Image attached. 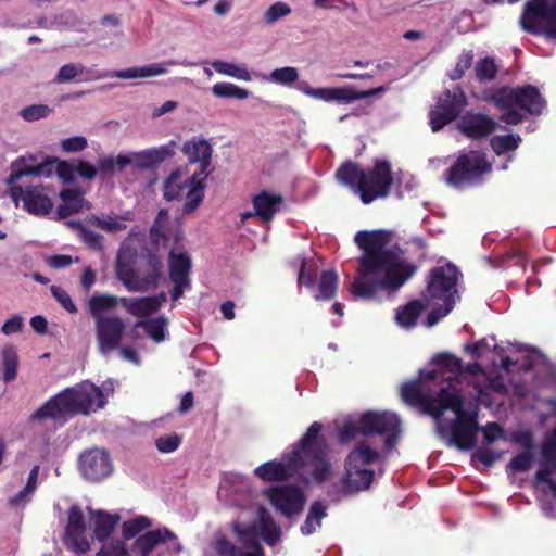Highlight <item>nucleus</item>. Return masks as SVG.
Returning <instances> with one entry per match:
<instances>
[{
	"mask_svg": "<svg viewBox=\"0 0 556 556\" xmlns=\"http://www.w3.org/2000/svg\"><path fill=\"white\" fill-rule=\"evenodd\" d=\"M387 230H361L354 241L362 255L358 257L357 276L351 286L354 296L374 299L380 290L397 291L417 271V266L400 256Z\"/></svg>",
	"mask_w": 556,
	"mask_h": 556,
	"instance_id": "obj_1",
	"label": "nucleus"
},
{
	"mask_svg": "<svg viewBox=\"0 0 556 556\" xmlns=\"http://www.w3.org/2000/svg\"><path fill=\"white\" fill-rule=\"evenodd\" d=\"M334 175L338 181L357 192L364 204L387 198L394 181L391 164L387 160H377L368 169L346 160L338 167Z\"/></svg>",
	"mask_w": 556,
	"mask_h": 556,
	"instance_id": "obj_2",
	"label": "nucleus"
},
{
	"mask_svg": "<svg viewBox=\"0 0 556 556\" xmlns=\"http://www.w3.org/2000/svg\"><path fill=\"white\" fill-rule=\"evenodd\" d=\"M106 401L102 390L84 381L48 400L33 415V420L60 419L65 416L90 415L104 407Z\"/></svg>",
	"mask_w": 556,
	"mask_h": 556,
	"instance_id": "obj_3",
	"label": "nucleus"
},
{
	"mask_svg": "<svg viewBox=\"0 0 556 556\" xmlns=\"http://www.w3.org/2000/svg\"><path fill=\"white\" fill-rule=\"evenodd\" d=\"M484 100L494 104L500 111H504L500 121L506 125L522 123L526 113L539 116L546 105L540 90L533 85L496 88L491 90Z\"/></svg>",
	"mask_w": 556,
	"mask_h": 556,
	"instance_id": "obj_4",
	"label": "nucleus"
},
{
	"mask_svg": "<svg viewBox=\"0 0 556 556\" xmlns=\"http://www.w3.org/2000/svg\"><path fill=\"white\" fill-rule=\"evenodd\" d=\"M177 143L172 140L167 144L157 148L146 149L129 154H118L116 157L100 159L97 168L102 176H111L114 173H123L126 166L131 165L138 170H153L160 164L176 155Z\"/></svg>",
	"mask_w": 556,
	"mask_h": 556,
	"instance_id": "obj_5",
	"label": "nucleus"
},
{
	"mask_svg": "<svg viewBox=\"0 0 556 556\" xmlns=\"http://www.w3.org/2000/svg\"><path fill=\"white\" fill-rule=\"evenodd\" d=\"M321 429V424L314 421L296 444V451H300L299 471L306 467L312 468V478L317 483L326 482L332 473L331 464L327 458L328 444L320 434Z\"/></svg>",
	"mask_w": 556,
	"mask_h": 556,
	"instance_id": "obj_6",
	"label": "nucleus"
},
{
	"mask_svg": "<svg viewBox=\"0 0 556 556\" xmlns=\"http://www.w3.org/2000/svg\"><path fill=\"white\" fill-rule=\"evenodd\" d=\"M491 172L492 163L486 154L469 150L458 154L453 165L444 172V180L454 188L463 189L481 184Z\"/></svg>",
	"mask_w": 556,
	"mask_h": 556,
	"instance_id": "obj_7",
	"label": "nucleus"
},
{
	"mask_svg": "<svg viewBox=\"0 0 556 556\" xmlns=\"http://www.w3.org/2000/svg\"><path fill=\"white\" fill-rule=\"evenodd\" d=\"M53 172L64 184H72L76 174L75 161H61L58 157H47L41 163H36V156H20L11 163L10 175L7 185L17 182L25 176L50 177Z\"/></svg>",
	"mask_w": 556,
	"mask_h": 556,
	"instance_id": "obj_8",
	"label": "nucleus"
},
{
	"mask_svg": "<svg viewBox=\"0 0 556 556\" xmlns=\"http://www.w3.org/2000/svg\"><path fill=\"white\" fill-rule=\"evenodd\" d=\"M520 25L528 34L556 41V0H528Z\"/></svg>",
	"mask_w": 556,
	"mask_h": 556,
	"instance_id": "obj_9",
	"label": "nucleus"
},
{
	"mask_svg": "<svg viewBox=\"0 0 556 556\" xmlns=\"http://www.w3.org/2000/svg\"><path fill=\"white\" fill-rule=\"evenodd\" d=\"M462 273L452 263L442 266H435L428 273L427 285L420 296L426 305L438 304V302L455 305V295L457 293V282Z\"/></svg>",
	"mask_w": 556,
	"mask_h": 556,
	"instance_id": "obj_10",
	"label": "nucleus"
},
{
	"mask_svg": "<svg viewBox=\"0 0 556 556\" xmlns=\"http://www.w3.org/2000/svg\"><path fill=\"white\" fill-rule=\"evenodd\" d=\"M467 104V97L459 86L442 91L435 104L429 111L431 130L433 132L440 131L457 119Z\"/></svg>",
	"mask_w": 556,
	"mask_h": 556,
	"instance_id": "obj_11",
	"label": "nucleus"
},
{
	"mask_svg": "<svg viewBox=\"0 0 556 556\" xmlns=\"http://www.w3.org/2000/svg\"><path fill=\"white\" fill-rule=\"evenodd\" d=\"M364 437L383 435L387 448H392L401 432V421L396 414L391 412L367 410L361 415Z\"/></svg>",
	"mask_w": 556,
	"mask_h": 556,
	"instance_id": "obj_12",
	"label": "nucleus"
},
{
	"mask_svg": "<svg viewBox=\"0 0 556 556\" xmlns=\"http://www.w3.org/2000/svg\"><path fill=\"white\" fill-rule=\"evenodd\" d=\"M10 186V195L15 204L23 202V208L30 215L46 216L53 208V202L47 193L43 185L23 187L13 182Z\"/></svg>",
	"mask_w": 556,
	"mask_h": 556,
	"instance_id": "obj_13",
	"label": "nucleus"
},
{
	"mask_svg": "<svg viewBox=\"0 0 556 556\" xmlns=\"http://www.w3.org/2000/svg\"><path fill=\"white\" fill-rule=\"evenodd\" d=\"M271 506L287 518L303 511L305 493L295 484L273 485L264 491Z\"/></svg>",
	"mask_w": 556,
	"mask_h": 556,
	"instance_id": "obj_14",
	"label": "nucleus"
},
{
	"mask_svg": "<svg viewBox=\"0 0 556 556\" xmlns=\"http://www.w3.org/2000/svg\"><path fill=\"white\" fill-rule=\"evenodd\" d=\"M300 451L296 446L290 452L282 455L281 460H269L253 471V475L263 482H282L291 479L299 472Z\"/></svg>",
	"mask_w": 556,
	"mask_h": 556,
	"instance_id": "obj_15",
	"label": "nucleus"
},
{
	"mask_svg": "<svg viewBox=\"0 0 556 556\" xmlns=\"http://www.w3.org/2000/svg\"><path fill=\"white\" fill-rule=\"evenodd\" d=\"M302 91L314 99L325 102L338 101L343 103H351L356 100H364L374 96H380L387 91V87L379 86L368 90L359 91L352 86L336 88H311L306 86L302 88Z\"/></svg>",
	"mask_w": 556,
	"mask_h": 556,
	"instance_id": "obj_16",
	"label": "nucleus"
},
{
	"mask_svg": "<svg viewBox=\"0 0 556 556\" xmlns=\"http://www.w3.org/2000/svg\"><path fill=\"white\" fill-rule=\"evenodd\" d=\"M478 430L477 413L460 412L451 424L450 443L462 451L471 450L476 446Z\"/></svg>",
	"mask_w": 556,
	"mask_h": 556,
	"instance_id": "obj_17",
	"label": "nucleus"
},
{
	"mask_svg": "<svg viewBox=\"0 0 556 556\" xmlns=\"http://www.w3.org/2000/svg\"><path fill=\"white\" fill-rule=\"evenodd\" d=\"M94 326L98 350L101 354L108 355L119 348L126 329L121 317L111 315L109 318H99Z\"/></svg>",
	"mask_w": 556,
	"mask_h": 556,
	"instance_id": "obj_18",
	"label": "nucleus"
},
{
	"mask_svg": "<svg viewBox=\"0 0 556 556\" xmlns=\"http://www.w3.org/2000/svg\"><path fill=\"white\" fill-rule=\"evenodd\" d=\"M192 268L190 256L186 252L176 253L170 251L168 254V271L169 278L174 283L172 290V300H179L186 290L191 288V279L189 277Z\"/></svg>",
	"mask_w": 556,
	"mask_h": 556,
	"instance_id": "obj_19",
	"label": "nucleus"
},
{
	"mask_svg": "<svg viewBox=\"0 0 556 556\" xmlns=\"http://www.w3.org/2000/svg\"><path fill=\"white\" fill-rule=\"evenodd\" d=\"M497 126L496 121L484 113L466 111L456 128L467 139L481 140L491 136Z\"/></svg>",
	"mask_w": 556,
	"mask_h": 556,
	"instance_id": "obj_20",
	"label": "nucleus"
},
{
	"mask_svg": "<svg viewBox=\"0 0 556 556\" xmlns=\"http://www.w3.org/2000/svg\"><path fill=\"white\" fill-rule=\"evenodd\" d=\"M79 460L81 475L90 482H100L112 473V460L104 450L87 451L80 455Z\"/></svg>",
	"mask_w": 556,
	"mask_h": 556,
	"instance_id": "obj_21",
	"label": "nucleus"
},
{
	"mask_svg": "<svg viewBox=\"0 0 556 556\" xmlns=\"http://www.w3.org/2000/svg\"><path fill=\"white\" fill-rule=\"evenodd\" d=\"M542 457L544 464L535 472V481L545 483L547 489L543 491L551 493L556 498V480L551 476L556 471V426L547 432L542 444Z\"/></svg>",
	"mask_w": 556,
	"mask_h": 556,
	"instance_id": "obj_22",
	"label": "nucleus"
},
{
	"mask_svg": "<svg viewBox=\"0 0 556 556\" xmlns=\"http://www.w3.org/2000/svg\"><path fill=\"white\" fill-rule=\"evenodd\" d=\"M451 409L455 415L464 412V397L459 390L452 387L448 381L446 386L440 388L437 396L431 395V403L428 406V415L440 424L444 410Z\"/></svg>",
	"mask_w": 556,
	"mask_h": 556,
	"instance_id": "obj_23",
	"label": "nucleus"
},
{
	"mask_svg": "<svg viewBox=\"0 0 556 556\" xmlns=\"http://www.w3.org/2000/svg\"><path fill=\"white\" fill-rule=\"evenodd\" d=\"M85 533L86 522L83 510L78 505H73L67 511L64 542L75 552L86 553L89 551L90 544Z\"/></svg>",
	"mask_w": 556,
	"mask_h": 556,
	"instance_id": "obj_24",
	"label": "nucleus"
},
{
	"mask_svg": "<svg viewBox=\"0 0 556 556\" xmlns=\"http://www.w3.org/2000/svg\"><path fill=\"white\" fill-rule=\"evenodd\" d=\"M181 151L187 156L189 163H200V168L194 174H211L213 148L206 139L192 138L187 140L182 144Z\"/></svg>",
	"mask_w": 556,
	"mask_h": 556,
	"instance_id": "obj_25",
	"label": "nucleus"
},
{
	"mask_svg": "<svg viewBox=\"0 0 556 556\" xmlns=\"http://www.w3.org/2000/svg\"><path fill=\"white\" fill-rule=\"evenodd\" d=\"M375 471L368 468H350L345 465V473L340 481V492L344 496L356 494L369 489Z\"/></svg>",
	"mask_w": 556,
	"mask_h": 556,
	"instance_id": "obj_26",
	"label": "nucleus"
},
{
	"mask_svg": "<svg viewBox=\"0 0 556 556\" xmlns=\"http://www.w3.org/2000/svg\"><path fill=\"white\" fill-rule=\"evenodd\" d=\"M176 539V535L167 528H159L139 535L131 546L134 554L149 556L160 544Z\"/></svg>",
	"mask_w": 556,
	"mask_h": 556,
	"instance_id": "obj_27",
	"label": "nucleus"
},
{
	"mask_svg": "<svg viewBox=\"0 0 556 556\" xmlns=\"http://www.w3.org/2000/svg\"><path fill=\"white\" fill-rule=\"evenodd\" d=\"M283 203L285 198L281 194L268 191H262L252 198L254 214L263 222H270Z\"/></svg>",
	"mask_w": 556,
	"mask_h": 556,
	"instance_id": "obj_28",
	"label": "nucleus"
},
{
	"mask_svg": "<svg viewBox=\"0 0 556 556\" xmlns=\"http://www.w3.org/2000/svg\"><path fill=\"white\" fill-rule=\"evenodd\" d=\"M207 177L208 175L203 174H192L189 177L188 191L182 205V212L185 214L194 212L203 202Z\"/></svg>",
	"mask_w": 556,
	"mask_h": 556,
	"instance_id": "obj_29",
	"label": "nucleus"
},
{
	"mask_svg": "<svg viewBox=\"0 0 556 556\" xmlns=\"http://www.w3.org/2000/svg\"><path fill=\"white\" fill-rule=\"evenodd\" d=\"M116 275L128 291L144 292L150 290L144 278L140 277L129 265L123 264L119 257L116 263Z\"/></svg>",
	"mask_w": 556,
	"mask_h": 556,
	"instance_id": "obj_30",
	"label": "nucleus"
},
{
	"mask_svg": "<svg viewBox=\"0 0 556 556\" xmlns=\"http://www.w3.org/2000/svg\"><path fill=\"white\" fill-rule=\"evenodd\" d=\"M401 396L405 403L412 406H419L428 414L431 395L422 392L420 380L404 383L401 387Z\"/></svg>",
	"mask_w": 556,
	"mask_h": 556,
	"instance_id": "obj_31",
	"label": "nucleus"
},
{
	"mask_svg": "<svg viewBox=\"0 0 556 556\" xmlns=\"http://www.w3.org/2000/svg\"><path fill=\"white\" fill-rule=\"evenodd\" d=\"M182 170L174 169L163 181L162 192L163 199L167 202L180 200L182 192L189 185V178L182 180Z\"/></svg>",
	"mask_w": 556,
	"mask_h": 556,
	"instance_id": "obj_32",
	"label": "nucleus"
},
{
	"mask_svg": "<svg viewBox=\"0 0 556 556\" xmlns=\"http://www.w3.org/2000/svg\"><path fill=\"white\" fill-rule=\"evenodd\" d=\"M258 531L260 538L269 546H274L280 540L281 530L275 522L270 514L264 507L258 509Z\"/></svg>",
	"mask_w": 556,
	"mask_h": 556,
	"instance_id": "obj_33",
	"label": "nucleus"
},
{
	"mask_svg": "<svg viewBox=\"0 0 556 556\" xmlns=\"http://www.w3.org/2000/svg\"><path fill=\"white\" fill-rule=\"evenodd\" d=\"M379 459V453L365 442L358 443L348 455L345 465L350 468H365Z\"/></svg>",
	"mask_w": 556,
	"mask_h": 556,
	"instance_id": "obj_34",
	"label": "nucleus"
},
{
	"mask_svg": "<svg viewBox=\"0 0 556 556\" xmlns=\"http://www.w3.org/2000/svg\"><path fill=\"white\" fill-rule=\"evenodd\" d=\"M119 302L121 299L115 295L93 294L88 300V309L93 320L97 321L99 318L111 317V315H103V312L114 309Z\"/></svg>",
	"mask_w": 556,
	"mask_h": 556,
	"instance_id": "obj_35",
	"label": "nucleus"
},
{
	"mask_svg": "<svg viewBox=\"0 0 556 556\" xmlns=\"http://www.w3.org/2000/svg\"><path fill=\"white\" fill-rule=\"evenodd\" d=\"M167 68L163 63H152L141 67H130L116 71L113 76L121 79H136L164 75Z\"/></svg>",
	"mask_w": 556,
	"mask_h": 556,
	"instance_id": "obj_36",
	"label": "nucleus"
},
{
	"mask_svg": "<svg viewBox=\"0 0 556 556\" xmlns=\"http://www.w3.org/2000/svg\"><path fill=\"white\" fill-rule=\"evenodd\" d=\"M427 307L429 305H426L422 298L413 300L397 311L396 320L400 325L410 328L416 325L418 317Z\"/></svg>",
	"mask_w": 556,
	"mask_h": 556,
	"instance_id": "obj_37",
	"label": "nucleus"
},
{
	"mask_svg": "<svg viewBox=\"0 0 556 556\" xmlns=\"http://www.w3.org/2000/svg\"><path fill=\"white\" fill-rule=\"evenodd\" d=\"M119 517L99 510L94 514V536L100 542H105L113 532Z\"/></svg>",
	"mask_w": 556,
	"mask_h": 556,
	"instance_id": "obj_38",
	"label": "nucleus"
},
{
	"mask_svg": "<svg viewBox=\"0 0 556 556\" xmlns=\"http://www.w3.org/2000/svg\"><path fill=\"white\" fill-rule=\"evenodd\" d=\"M327 517V508L321 501L312 503L304 523L301 526V533L311 535L321 526V520Z\"/></svg>",
	"mask_w": 556,
	"mask_h": 556,
	"instance_id": "obj_39",
	"label": "nucleus"
},
{
	"mask_svg": "<svg viewBox=\"0 0 556 556\" xmlns=\"http://www.w3.org/2000/svg\"><path fill=\"white\" fill-rule=\"evenodd\" d=\"M121 303L126 307L127 312L132 316L147 317L156 312L154 301L150 296L143 298H121Z\"/></svg>",
	"mask_w": 556,
	"mask_h": 556,
	"instance_id": "obj_40",
	"label": "nucleus"
},
{
	"mask_svg": "<svg viewBox=\"0 0 556 556\" xmlns=\"http://www.w3.org/2000/svg\"><path fill=\"white\" fill-rule=\"evenodd\" d=\"M3 380L11 382L17 377L18 356L15 346L8 344L1 350Z\"/></svg>",
	"mask_w": 556,
	"mask_h": 556,
	"instance_id": "obj_41",
	"label": "nucleus"
},
{
	"mask_svg": "<svg viewBox=\"0 0 556 556\" xmlns=\"http://www.w3.org/2000/svg\"><path fill=\"white\" fill-rule=\"evenodd\" d=\"M144 258L150 269L148 275L143 276L149 289H155L159 287L160 279L162 277V261L160 256L150 250H146Z\"/></svg>",
	"mask_w": 556,
	"mask_h": 556,
	"instance_id": "obj_42",
	"label": "nucleus"
},
{
	"mask_svg": "<svg viewBox=\"0 0 556 556\" xmlns=\"http://www.w3.org/2000/svg\"><path fill=\"white\" fill-rule=\"evenodd\" d=\"M167 319L164 316L137 321L136 327L144 329L146 333L155 342H162L165 339V329Z\"/></svg>",
	"mask_w": 556,
	"mask_h": 556,
	"instance_id": "obj_43",
	"label": "nucleus"
},
{
	"mask_svg": "<svg viewBox=\"0 0 556 556\" xmlns=\"http://www.w3.org/2000/svg\"><path fill=\"white\" fill-rule=\"evenodd\" d=\"M338 288V275L334 270H325L320 275L319 279V295H316L317 300H331L336 296Z\"/></svg>",
	"mask_w": 556,
	"mask_h": 556,
	"instance_id": "obj_44",
	"label": "nucleus"
},
{
	"mask_svg": "<svg viewBox=\"0 0 556 556\" xmlns=\"http://www.w3.org/2000/svg\"><path fill=\"white\" fill-rule=\"evenodd\" d=\"M212 93L216 98L244 100L249 98V91L232 83H216L212 87Z\"/></svg>",
	"mask_w": 556,
	"mask_h": 556,
	"instance_id": "obj_45",
	"label": "nucleus"
},
{
	"mask_svg": "<svg viewBox=\"0 0 556 556\" xmlns=\"http://www.w3.org/2000/svg\"><path fill=\"white\" fill-rule=\"evenodd\" d=\"M68 225L79 230L80 239L84 243H86L90 249L94 251L103 250V236L96 231L88 229L79 220H71Z\"/></svg>",
	"mask_w": 556,
	"mask_h": 556,
	"instance_id": "obj_46",
	"label": "nucleus"
},
{
	"mask_svg": "<svg viewBox=\"0 0 556 556\" xmlns=\"http://www.w3.org/2000/svg\"><path fill=\"white\" fill-rule=\"evenodd\" d=\"M235 532L238 535L239 541L244 546H256L261 545L258 542L260 531H258V522L253 521L249 525H239L236 523L233 527Z\"/></svg>",
	"mask_w": 556,
	"mask_h": 556,
	"instance_id": "obj_47",
	"label": "nucleus"
},
{
	"mask_svg": "<svg viewBox=\"0 0 556 556\" xmlns=\"http://www.w3.org/2000/svg\"><path fill=\"white\" fill-rule=\"evenodd\" d=\"M520 141L519 135H502L494 136L490 141V146L495 154L502 155L515 151L519 147Z\"/></svg>",
	"mask_w": 556,
	"mask_h": 556,
	"instance_id": "obj_48",
	"label": "nucleus"
},
{
	"mask_svg": "<svg viewBox=\"0 0 556 556\" xmlns=\"http://www.w3.org/2000/svg\"><path fill=\"white\" fill-rule=\"evenodd\" d=\"M476 77L481 83L492 81L496 78L498 66L491 56L480 59L475 66Z\"/></svg>",
	"mask_w": 556,
	"mask_h": 556,
	"instance_id": "obj_49",
	"label": "nucleus"
},
{
	"mask_svg": "<svg viewBox=\"0 0 556 556\" xmlns=\"http://www.w3.org/2000/svg\"><path fill=\"white\" fill-rule=\"evenodd\" d=\"M151 526V520L146 516H138L125 521L122 526L123 541L135 538L141 531L149 529Z\"/></svg>",
	"mask_w": 556,
	"mask_h": 556,
	"instance_id": "obj_50",
	"label": "nucleus"
},
{
	"mask_svg": "<svg viewBox=\"0 0 556 556\" xmlns=\"http://www.w3.org/2000/svg\"><path fill=\"white\" fill-rule=\"evenodd\" d=\"M213 68L222 75H227L237 79H241L244 81L251 80V75L245 67L238 66L236 64L225 62V61H215L213 64Z\"/></svg>",
	"mask_w": 556,
	"mask_h": 556,
	"instance_id": "obj_51",
	"label": "nucleus"
},
{
	"mask_svg": "<svg viewBox=\"0 0 556 556\" xmlns=\"http://www.w3.org/2000/svg\"><path fill=\"white\" fill-rule=\"evenodd\" d=\"M473 51L463 50L458 56L457 63L453 71L448 73V77L452 80H459L464 77L465 73L472 66Z\"/></svg>",
	"mask_w": 556,
	"mask_h": 556,
	"instance_id": "obj_52",
	"label": "nucleus"
},
{
	"mask_svg": "<svg viewBox=\"0 0 556 556\" xmlns=\"http://www.w3.org/2000/svg\"><path fill=\"white\" fill-rule=\"evenodd\" d=\"M53 110L47 104H31L20 111V116L26 122H36L48 117Z\"/></svg>",
	"mask_w": 556,
	"mask_h": 556,
	"instance_id": "obj_53",
	"label": "nucleus"
},
{
	"mask_svg": "<svg viewBox=\"0 0 556 556\" xmlns=\"http://www.w3.org/2000/svg\"><path fill=\"white\" fill-rule=\"evenodd\" d=\"M429 306H432V309L427 315L425 324L430 328L437 325L441 318L448 315L455 305H451V301H448L447 303L438 302V304H430Z\"/></svg>",
	"mask_w": 556,
	"mask_h": 556,
	"instance_id": "obj_54",
	"label": "nucleus"
},
{
	"mask_svg": "<svg viewBox=\"0 0 556 556\" xmlns=\"http://www.w3.org/2000/svg\"><path fill=\"white\" fill-rule=\"evenodd\" d=\"M291 13V8L288 3L282 1H277L271 4L264 14V21L267 25L275 24L278 20L289 15Z\"/></svg>",
	"mask_w": 556,
	"mask_h": 556,
	"instance_id": "obj_55",
	"label": "nucleus"
},
{
	"mask_svg": "<svg viewBox=\"0 0 556 556\" xmlns=\"http://www.w3.org/2000/svg\"><path fill=\"white\" fill-rule=\"evenodd\" d=\"M433 363L450 372H458L462 371V361L448 353H439L434 355Z\"/></svg>",
	"mask_w": 556,
	"mask_h": 556,
	"instance_id": "obj_56",
	"label": "nucleus"
},
{
	"mask_svg": "<svg viewBox=\"0 0 556 556\" xmlns=\"http://www.w3.org/2000/svg\"><path fill=\"white\" fill-rule=\"evenodd\" d=\"M299 78V72L295 67L286 66L276 68L270 73L271 81L280 85H290L296 81Z\"/></svg>",
	"mask_w": 556,
	"mask_h": 556,
	"instance_id": "obj_57",
	"label": "nucleus"
},
{
	"mask_svg": "<svg viewBox=\"0 0 556 556\" xmlns=\"http://www.w3.org/2000/svg\"><path fill=\"white\" fill-rule=\"evenodd\" d=\"M358 435H363L361 417L358 418L357 422L351 420L345 421L339 430L338 438L341 443H348L356 439Z\"/></svg>",
	"mask_w": 556,
	"mask_h": 556,
	"instance_id": "obj_58",
	"label": "nucleus"
},
{
	"mask_svg": "<svg viewBox=\"0 0 556 556\" xmlns=\"http://www.w3.org/2000/svg\"><path fill=\"white\" fill-rule=\"evenodd\" d=\"M102 543V547L97 553V556H128V551L123 540L117 539Z\"/></svg>",
	"mask_w": 556,
	"mask_h": 556,
	"instance_id": "obj_59",
	"label": "nucleus"
},
{
	"mask_svg": "<svg viewBox=\"0 0 556 556\" xmlns=\"http://www.w3.org/2000/svg\"><path fill=\"white\" fill-rule=\"evenodd\" d=\"M51 294L55 299V301L68 313L75 314L77 313V307L73 302L71 295L66 290L59 286L50 287Z\"/></svg>",
	"mask_w": 556,
	"mask_h": 556,
	"instance_id": "obj_60",
	"label": "nucleus"
},
{
	"mask_svg": "<svg viewBox=\"0 0 556 556\" xmlns=\"http://www.w3.org/2000/svg\"><path fill=\"white\" fill-rule=\"evenodd\" d=\"M532 462H533L532 454L529 451H526V452L515 455L510 459L508 467L514 472H526L531 468Z\"/></svg>",
	"mask_w": 556,
	"mask_h": 556,
	"instance_id": "obj_61",
	"label": "nucleus"
},
{
	"mask_svg": "<svg viewBox=\"0 0 556 556\" xmlns=\"http://www.w3.org/2000/svg\"><path fill=\"white\" fill-rule=\"evenodd\" d=\"M60 198L63 201V203L72 206V207H78V212L83 210V192L78 188H66L63 189L60 192Z\"/></svg>",
	"mask_w": 556,
	"mask_h": 556,
	"instance_id": "obj_62",
	"label": "nucleus"
},
{
	"mask_svg": "<svg viewBox=\"0 0 556 556\" xmlns=\"http://www.w3.org/2000/svg\"><path fill=\"white\" fill-rule=\"evenodd\" d=\"M180 443L181 439L178 434L164 435L155 440L157 451L165 454L176 451Z\"/></svg>",
	"mask_w": 556,
	"mask_h": 556,
	"instance_id": "obj_63",
	"label": "nucleus"
},
{
	"mask_svg": "<svg viewBox=\"0 0 556 556\" xmlns=\"http://www.w3.org/2000/svg\"><path fill=\"white\" fill-rule=\"evenodd\" d=\"M88 146L87 139L83 136H74L61 141L60 147L66 153L80 152Z\"/></svg>",
	"mask_w": 556,
	"mask_h": 556,
	"instance_id": "obj_64",
	"label": "nucleus"
}]
</instances>
